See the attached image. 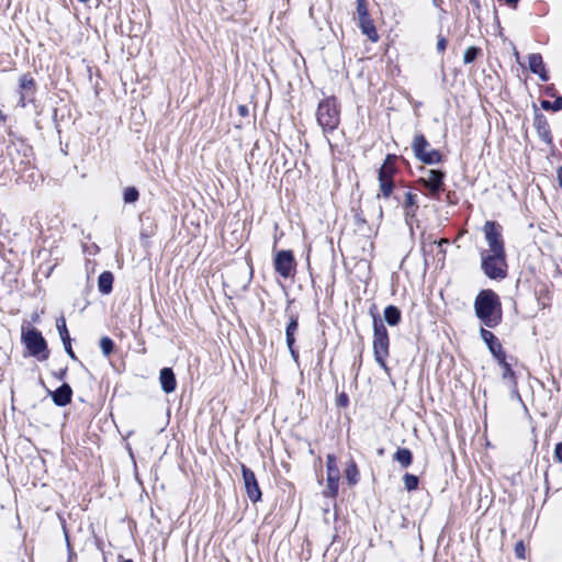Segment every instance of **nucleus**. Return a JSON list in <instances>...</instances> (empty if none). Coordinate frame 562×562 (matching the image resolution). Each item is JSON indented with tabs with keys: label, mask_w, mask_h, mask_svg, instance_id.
<instances>
[{
	"label": "nucleus",
	"mask_w": 562,
	"mask_h": 562,
	"mask_svg": "<svg viewBox=\"0 0 562 562\" xmlns=\"http://www.w3.org/2000/svg\"><path fill=\"white\" fill-rule=\"evenodd\" d=\"M474 312L483 325L496 327L503 316L499 296L492 290H481L474 300Z\"/></svg>",
	"instance_id": "nucleus-1"
},
{
	"label": "nucleus",
	"mask_w": 562,
	"mask_h": 562,
	"mask_svg": "<svg viewBox=\"0 0 562 562\" xmlns=\"http://www.w3.org/2000/svg\"><path fill=\"white\" fill-rule=\"evenodd\" d=\"M316 119L324 132H331L337 128L340 122V112L335 98H327L319 102Z\"/></svg>",
	"instance_id": "nucleus-2"
},
{
	"label": "nucleus",
	"mask_w": 562,
	"mask_h": 562,
	"mask_svg": "<svg viewBox=\"0 0 562 562\" xmlns=\"http://www.w3.org/2000/svg\"><path fill=\"white\" fill-rule=\"evenodd\" d=\"M21 338L31 356L35 357L38 361L48 359L47 344L40 330L22 327Z\"/></svg>",
	"instance_id": "nucleus-3"
},
{
	"label": "nucleus",
	"mask_w": 562,
	"mask_h": 562,
	"mask_svg": "<svg viewBox=\"0 0 562 562\" xmlns=\"http://www.w3.org/2000/svg\"><path fill=\"white\" fill-rule=\"evenodd\" d=\"M373 351L374 359L383 370H387L386 358L389 357V334L385 326L374 319L373 326Z\"/></svg>",
	"instance_id": "nucleus-4"
},
{
	"label": "nucleus",
	"mask_w": 562,
	"mask_h": 562,
	"mask_svg": "<svg viewBox=\"0 0 562 562\" xmlns=\"http://www.w3.org/2000/svg\"><path fill=\"white\" fill-rule=\"evenodd\" d=\"M482 269L490 279H504L507 273L506 254H481Z\"/></svg>",
	"instance_id": "nucleus-5"
},
{
	"label": "nucleus",
	"mask_w": 562,
	"mask_h": 562,
	"mask_svg": "<svg viewBox=\"0 0 562 562\" xmlns=\"http://www.w3.org/2000/svg\"><path fill=\"white\" fill-rule=\"evenodd\" d=\"M412 147L415 156L425 164L436 165L441 161V154L430 147L423 134L415 135Z\"/></svg>",
	"instance_id": "nucleus-6"
},
{
	"label": "nucleus",
	"mask_w": 562,
	"mask_h": 562,
	"mask_svg": "<svg viewBox=\"0 0 562 562\" xmlns=\"http://www.w3.org/2000/svg\"><path fill=\"white\" fill-rule=\"evenodd\" d=\"M483 232L488 248L483 250L481 254L504 255L505 248L499 225H497L495 222L487 221L484 224Z\"/></svg>",
	"instance_id": "nucleus-7"
},
{
	"label": "nucleus",
	"mask_w": 562,
	"mask_h": 562,
	"mask_svg": "<svg viewBox=\"0 0 562 562\" xmlns=\"http://www.w3.org/2000/svg\"><path fill=\"white\" fill-rule=\"evenodd\" d=\"M274 269L283 278H289L294 269V257L290 250H280L274 256Z\"/></svg>",
	"instance_id": "nucleus-8"
},
{
	"label": "nucleus",
	"mask_w": 562,
	"mask_h": 562,
	"mask_svg": "<svg viewBox=\"0 0 562 562\" xmlns=\"http://www.w3.org/2000/svg\"><path fill=\"white\" fill-rule=\"evenodd\" d=\"M243 480L246 493L252 503L261 499V491L259 488L255 473L247 467H241Z\"/></svg>",
	"instance_id": "nucleus-9"
},
{
	"label": "nucleus",
	"mask_w": 562,
	"mask_h": 562,
	"mask_svg": "<svg viewBox=\"0 0 562 562\" xmlns=\"http://www.w3.org/2000/svg\"><path fill=\"white\" fill-rule=\"evenodd\" d=\"M442 179L443 173L441 171L429 169L425 172V176L420 178V182L430 190L431 194H437L441 189Z\"/></svg>",
	"instance_id": "nucleus-10"
},
{
	"label": "nucleus",
	"mask_w": 562,
	"mask_h": 562,
	"mask_svg": "<svg viewBox=\"0 0 562 562\" xmlns=\"http://www.w3.org/2000/svg\"><path fill=\"white\" fill-rule=\"evenodd\" d=\"M297 329H299L297 317L292 315L290 317V322L285 328V339H286V345H288L289 351L291 353V357L293 358V360L295 362H297V360H299V352L294 348V342H295L294 336H295Z\"/></svg>",
	"instance_id": "nucleus-11"
},
{
	"label": "nucleus",
	"mask_w": 562,
	"mask_h": 562,
	"mask_svg": "<svg viewBox=\"0 0 562 562\" xmlns=\"http://www.w3.org/2000/svg\"><path fill=\"white\" fill-rule=\"evenodd\" d=\"M528 67L532 74L539 76L541 81L546 82L549 80V75L540 54H530L528 56Z\"/></svg>",
	"instance_id": "nucleus-12"
},
{
	"label": "nucleus",
	"mask_w": 562,
	"mask_h": 562,
	"mask_svg": "<svg viewBox=\"0 0 562 562\" xmlns=\"http://www.w3.org/2000/svg\"><path fill=\"white\" fill-rule=\"evenodd\" d=\"M499 359L497 360L499 366L503 368V379L509 381V387L513 390V392L518 395L517 393V383L515 379V373L512 370L510 366L506 362L505 352L503 351V348L497 347Z\"/></svg>",
	"instance_id": "nucleus-13"
},
{
	"label": "nucleus",
	"mask_w": 562,
	"mask_h": 562,
	"mask_svg": "<svg viewBox=\"0 0 562 562\" xmlns=\"http://www.w3.org/2000/svg\"><path fill=\"white\" fill-rule=\"evenodd\" d=\"M161 389L166 393H172L177 387V381L173 371L170 368H162L159 373Z\"/></svg>",
	"instance_id": "nucleus-14"
},
{
	"label": "nucleus",
	"mask_w": 562,
	"mask_h": 562,
	"mask_svg": "<svg viewBox=\"0 0 562 562\" xmlns=\"http://www.w3.org/2000/svg\"><path fill=\"white\" fill-rule=\"evenodd\" d=\"M72 391L68 384H63L53 394V402L57 406H65L71 401Z\"/></svg>",
	"instance_id": "nucleus-15"
},
{
	"label": "nucleus",
	"mask_w": 562,
	"mask_h": 562,
	"mask_svg": "<svg viewBox=\"0 0 562 562\" xmlns=\"http://www.w3.org/2000/svg\"><path fill=\"white\" fill-rule=\"evenodd\" d=\"M480 336L487 344L488 349L493 353V356L498 360L499 353L497 347L502 348V345L497 341L494 334L485 328H481Z\"/></svg>",
	"instance_id": "nucleus-16"
},
{
	"label": "nucleus",
	"mask_w": 562,
	"mask_h": 562,
	"mask_svg": "<svg viewBox=\"0 0 562 562\" xmlns=\"http://www.w3.org/2000/svg\"><path fill=\"white\" fill-rule=\"evenodd\" d=\"M359 26L364 35L372 42H376L379 40L378 32L375 26L370 18L359 19Z\"/></svg>",
	"instance_id": "nucleus-17"
},
{
	"label": "nucleus",
	"mask_w": 562,
	"mask_h": 562,
	"mask_svg": "<svg viewBox=\"0 0 562 562\" xmlns=\"http://www.w3.org/2000/svg\"><path fill=\"white\" fill-rule=\"evenodd\" d=\"M113 274L110 271H104L99 276L98 288L102 294H110L113 285Z\"/></svg>",
	"instance_id": "nucleus-18"
},
{
	"label": "nucleus",
	"mask_w": 562,
	"mask_h": 562,
	"mask_svg": "<svg viewBox=\"0 0 562 562\" xmlns=\"http://www.w3.org/2000/svg\"><path fill=\"white\" fill-rule=\"evenodd\" d=\"M395 156L389 155L379 170V178H385L392 180L395 172Z\"/></svg>",
	"instance_id": "nucleus-19"
},
{
	"label": "nucleus",
	"mask_w": 562,
	"mask_h": 562,
	"mask_svg": "<svg viewBox=\"0 0 562 562\" xmlns=\"http://www.w3.org/2000/svg\"><path fill=\"white\" fill-rule=\"evenodd\" d=\"M383 316L390 326H395L401 321V311L396 306L389 305L384 308Z\"/></svg>",
	"instance_id": "nucleus-20"
},
{
	"label": "nucleus",
	"mask_w": 562,
	"mask_h": 562,
	"mask_svg": "<svg viewBox=\"0 0 562 562\" xmlns=\"http://www.w3.org/2000/svg\"><path fill=\"white\" fill-rule=\"evenodd\" d=\"M393 459L398 462L403 468H407L413 462V454L406 448H398L393 456Z\"/></svg>",
	"instance_id": "nucleus-21"
},
{
	"label": "nucleus",
	"mask_w": 562,
	"mask_h": 562,
	"mask_svg": "<svg viewBox=\"0 0 562 562\" xmlns=\"http://www.w3.org/2000/svg\"><path fill=\"white\" fill-rule=\"evenodd\" d=\"M417 209V195L412 192L405 193L404 210L406 216H414Z\"/></svg>",
	"instance_id": "nucleus-22"
},
{
	"label": "nucleus",
	"mask_w": 562,
	"mask_h": 562,
	"mask_svg": "<svg viewBox=\"0 0 562 562\" xmlns=\"http://www.w3.org/2000/svg\"><path fill=\"white\" fill-rule=\"evenodd\" d=\"M380 182V192L378 193V198L381 195L383 198H389L393 191V181L385 178H379Z\"/></svg>",
	"instance_id": "nucleus-23"
},
{
	"label": "nucleus",
	"mask_w": 562,
	"mask_h": 562,
	"mask_svg": "<svg viewBox=\"0 0 562 562\" xmlns=\"http://www.w3.org/2000/svg\"><path fill=\"white\" fill-rule=\"evenodd\" d=\"M327 476H339L337 460L334 454H328L326 459Z\"/></svg>",
	"instance_id": "nucleus-24"
},
{
	"label": "nucleus",
	"mask_w": 562,
	"mask_h": 562,
	"mask_svg": "<svg viewBox=\"0 0 562 562\" xmlns=\"http://www.w3.org/2000/svg\"><path fill=\"white\" fill-rule=\"evenodd\" d=\"M56 326H57L59 336H60L64 345H69L70 337H69L68 329L66 327L65 318L64 317L58 318L57 322H56Z\"/></svg>",
	"instance_id": "nucleus-25"
},
{
	"label": "nucleus",
	"mask_w": 562,
	"mask_h": 562,
	"mask_svg": "<svg viewBox=\"0 0 562 562\" xmlns=\"http://www.w3.org/2000/svg\"><path fill=\"white\" fill-rule=\"evenodd\" d=\"M403 482H404L405 488L408 492H412V491H415L418 487L419 480H418V477L416 475L406 473L403 476Z\"/></svg>",
	"instance_id": "nucleus-26"
},
{
	"label": "nucleus",
	"mask_w": 562,
	"mask_h": 562,
	"mask_svg": "<svg viewBox=\"0 0 562 562\" xmlns=\"http://www.w3.org/2000/svg\"><path fill=\"white\" fill-rule=\"evenodd\" d=\"M338 482L339 476H327V490L325 492L326 495H329L331 497L336 496L338 492Z\"/></svg>",
	"instance_id": "nucleus-27"
},
{
	"label": "nucleus",
	"mask_w": 562,
	"mask_h": 562,
	"mask_svg": "<svg viewBox=\"0 0 562 562\" xmlns=\"http://www.w3.org/2000/svg\"><path fill=\"white\" fill-rule=\"evenodd\" d=\"M100 348L102 350V353L105 356V357H109L112 351H113V348H114V342L111 338L109 337H102L101 340H100Z\"/></svg>",
	"instance_id": "nucleus-28"
},
{
	"label": "nucleus",
	"mask_w": 562,
	"mask_h": 562,
	"mask_svg": "<svg viewBox=\"0 0 562 562\" xmlns=\"http://www.w3.org/2000/svg\"><path fill=\"white\" fill-rule=\"evenodd\" d=\"M345 474L350 484H356L358 481V469L356 463H350L345 470Z\"/></svg>",
	"instance_id": "nucleus-29"
},
{
	"label": "nucleus",
	"mask_w": 562,
	"mask_h": 562,
	"mask_svg": "<svg viewBox=\"0 0 562 562\" xmlns=\"http://www.w3.org/2000/svg\"><path fill=\"white\" fill-rule=\"evenodd\" d=\"M541 106L544 110L560 111L562 110V97H558L553 102L543 100Z\"/></svg>",
	"instance_id": "nucleus-30"
},
{
	"label": "nucleus",
	"mask_w": 562,
	"mask_h": 562,
	"mask_svg": "<svg viewBox=\"0 0 562 562\" xmlns=\"http://www.w3.org/2000/svg\"><path fill=\"white\" fill-rule=\"evenodd\" d=\"M138 191L134 187H127L124 190V202L125 203H134L138 199Z\"/></svg>",
	"instance_id": "nucleus-31"
},
{
	"label": "nucleus",
	"mask_w": 562,
	"mask_h": 562,
	"mask_svg": "<svg viewBox=\"0 0 562 562\" xmlns=\"http://www.w3.org/2000/svg\"><path fill=\"white\" fill-rule=\"evenodd\" d=\"M479 52H480L479 48H476L474 46L468 47L464 50V54H463V63L464 64H470L473 60H475V58L477 57Z\"/></svg>",
	"instance_id": "nucleus-32"
},
{
	"label": "nucleus",
	"mask_w": 562,
	"mask_h": 562,
	"mask_svg": "<svg viewBox=\"0 0 562 562\" xmlns=\"http://www.w3.org/2000/svg\"><path fill=\"white\" fill-rule=\"evenodd\" d=\"M20 88L27 92L34 88V80L30 75H23L20 79Z\"/></svg>",
	"instance_id": "nucleus-33"
},
{
	"label": "nucleus",
	"mask_w": 562,
	"mask_h": 562,
	"mask_svg": "<svg viewBox=\"0 0 562 562\" xmlns=\"http://www.w3.org/2000/svg\"><path fill=\"white\" fill-rule=\"evenodd\" d=\"M357 14L358 19L369 18L366 0H357Z\"/></svg>",
	"instance_id": "nucleus-34"
},
{
	"label": "nucleus",
	"mask_w": 562,
	"mask_h": 562,
	"mask_svg": "<svg viewBox=\"0 0 562 562\" xmlns=\"http://www.w3.org/2000/svg\"><path fill=\"white\" fill-rule=\"evenodd\" d=\"M447 47V41L443 36H438L437 41V49L438 52L442 53Z\"/></svg>",
	"instance_id": "nucleus-35"
},
{
	"label": "nucleus",
	"mask_w": 562,
	"mask_h": 562,
	"mask_svg": "<svg viewBox=\"0 0 562 562\" xmlns=\"http://www.w3.org/2000/svg\"><path fill=\"white\" fill-rule=\"evenodd\" d=\"M554 457L562 463V442L558 443L554 449Z\"/></svg>",
	"instance_id": "nucleus-36"
},
{
	"label": "nucleus",
	"mask_w": 562,
	"mask_h": 562,
	"mask_svg": "<svg viewBox=\"0 0 562 562\" xmlns=\"http://www.w3.org/2000/svg\"><path fill=\"white\" fill-rule=\"evenodd\" d=\"M524 551H525V548H524V544L521 542H518L515 547V552H516V555L520 559H524Z\"/></svg>",
	"instance_id": "nucleus-37"
},
{
	"label": "nucleus",
	"mask_w": 562,
	"mask_h": 562,
	"mask_svg": "<svg viewBox=\"0 0 562 562\" xmlns=\"http://www.w3.org/2000/svg\"><path fill=\"white\" fill-rule=\"evenodd\" d=\"M65 347V350L67 351V353L71 357V358H75V353L71 349V344L69 342V345H64Z\"/></svg>",
	"instance_id": "nucleus-38"
},
{
	"label": "nucleus",
	"mask_w": 562,
	"mask_h": 562,
	"mask_svg": "<svg viewBox=\"0 0 562 562\" xmlns=\"http://www.w3.org/2000/svg\"><path fill=\"white\" fill-rule=\"evenodd\" d=\"M19 105L21 108H25V94L24 93H21V97H20V100H19Z\"/></svg>",
	"instance_id": "nucleus-39"
},
{
	"label": "nucleus",
	"mask_w": 562,
	"mask_h": 562,
	"mask_svg": "<svg viewBox=\"0 0 562 562\" xmlns=\"http://www.w3.org/2000/svg\"><path fill=\"white\" fill-rule=\"evenodd\" d=\"M238 110H239V113H240L241 115H245V114L247 113V109H246V106H245V105H240V106L238 108Z\"/></svg>",
	"instance_id": "nucleus-40"
},
{
	"label": "nucleus",
	"mask_w": 562,
	"mask_h": 562,
	"mask_svg": "<svg viewBox=\"0 0 562 562\" xmlns=\"http://www.w3.org/2000/svg\"><path fill=\"white\" fill-rule=\"evenodd\" d=\"M339 403H340L341 405H346V403H347V396H346V395H341V396L339 397Z\"/></svg>",
	"instance_id": "nucleus-41"
},
{
	"label": "nucleus",
	"mask_w": 562,
	"mask_h": 562,
	"mask_svg": "<svg viewBox=\"0 0 562 562\" xmlns=\"http://www.w3.org/2000/svg\"><path fill=\"white\" fill-rule=\"evenodd\" d=\"M508 4L515 7L518 2V0H505Z\"/></svg>",
	"instance_id": "nucleus-42"
},
{
	"label": "nucleus",
	"mask_w": 562,
	"mask_h": 562,
	"mask_svg": "<svg viewBox=\"0 0 562 562\" xmlns=\"http://www.w3.org/2000/svg\"><path fill=\"white\" fill-rule=\"evenodd\" d=\"M559 181H560V184L562 187V167L559 170Z\"/></svg>",
	"instance_id": "nucleus-43"
},
{
	"label": "nucleus",
	"mask_w": 562,
	"mask_h": 562,
	"mask_svg": "<svg viewBox=\"0 0 562 562\" xmlns=\"http://www.w3.org/2000/svg\"><path fill=\"white\" fill-rule=\"evenodd\" d=\"M382 215H383L382 207H381V206H379V214H378L379 220H381V218H382Z\"/></svg>",
	"instance_id": "nucleus-44"
},
{
	"label": "nucleus",
	"mask_w": 562,
	"mask_h": 562,
	"mask_svg": "<svg viewBox=\"0 0 562 562\" xmlns=\"http://www.w3.org/2000/svg\"><path fill=\"white\" fill-rule=\"evenodd\" d=\"M515 58H516L517 60H519V54H518V52H515Z\"/></svg>",
	"instance_id": "nucleus-45"
},
{
	"label": "nucleus",
	"mask_w": 562,
	"mask_h": 562,
	"mask_svg": "<svg viewBox=\"0 0 562 562\" xmlns=\"http://www.w3.org/2000/svg\"><path fill=\"white\" fill-rule=\"evenodd\" d=\"M0 120H4V115L2 114L1 111H0Z\"/></svg>",
	"instance_id": "nucleus-46"
},
{
	"label": "nucleus",
	"mask_w": 562,
	"mask_h": 562,
	"mask_svg": "<svg viewBox=\"0 0 562 562\" xmlns=\"http://www.w3.org/2000/svg\"><path fill=\"white\" fill-rule=\"evenodd\" d=\"M123 562H133V561H132V560H125V561H123Z\"/></svg>",
	"instance_id": "nucleus-47"
},
{
	"label": "nucleus",
	"mask_w": 562,
	"mask_h": 562,
	"mask_svg": "<svg viewBox=\"0 0 562 562\" xmlns=\"http://www.w3.org/2000/svg\"><path fill=\"white\" fill-rule=\"evenodd\" d=\"M80 2H87L88 0H79Z\"/></svg>",
	"instance_id": "nucleus-48"
}]
</instances>
